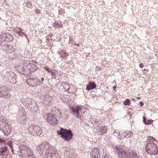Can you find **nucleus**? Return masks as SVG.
Masks as SVG:
<instances>
[{
  "mask_svg": "<svg viewBox=\"0 0 158 158\" xmlns=\"http://www.w3.org/2000/svg\"><path fill=\"white\" fill-rule=\"evenodd\" d=\"M131 103V100L129 99H127L124 102H123V104L125 106L129 105Z\"/></svg>",
  "mask_w": 158,
  "mask_h": 158,
  "instance_id": "nucleus-34",
  "label": "nucleus"
},
{
  "mask_svg": "<svg viewBox=\"0 0 158 158\" xmlns=\"http://www.w3.org/2000/svg\"><path fill=\"white\" fill-rule=\"evenodd\" d=\"M40 102L43 103L45 105L48 106L51 105V101L52 100V97L49 95L46 94L42 96L40 99Z\"/></svg>",
  "mask_w": 158,
  "mask_h": 158,
  "instance_id": "nucleus-14",
  "label": "nucleus"
},
{
  "mask_svg": "<svg viewBox=\"0 0 158 158\" xmlns=\"http://www.w3.org/2000/svg\"><path fill=\"white\" fill-rule=\"evenodd\" d=\"M23 34H24V32L22 31H20L18 32V34L19 36H22L23 35Z\"/></svg>",
  "mask_w": 158,
  "mask_h": 158,
  "instance_id": "nucleus-41",
  "label": "nucleus"
},
{
  "mask_svg": "<svg viewBox=\"0 0 158 158\" xmlns=\"http://www.w3.org/2000/svg\"><path fill=\"white\" fill-rule=\"evenodd\" d=\"M66 89H68V88H69V87H68V86H66Z\"/></svg>",
  "mask_w": 158,
  "mask_h": 158,
  "instance_id": "nucleus-62",
  "label": "nucleus"
},
{
  "mask_svg": "<svg viewBox=\"0 0 158 158\" xmlns=\"http://www.w3.org/2000/svg\"><path fill=\"white\" fill-rule=\"evenodd\" d=\"M4 38V37L3 36V35H0V39L2 40H3V39Z\"/></svg>",
  "mask_w": 158,
  "mask_h": 158,
  "instance_id": "nucleus-50",
  "label": "nucleus"
},
{
  "mask_svg": "<svg viewBox=\"0 0 158 158\" xmlns=\"http://www.w3.org/2000/svg\"><path fill=\"white\" fill-rule=\"evenodd\" d=\"M49 144L46 141H44L36 148V150L39 154L44 158H47V151L49 148Z\"/></svg>",
  "mask_w": 158,
  "mask_h": 158,
  "instance_id": "nucleus-4",
  "label": "nucleus"
},
{
  "mask_svg": "<svg viewBox=\"0 0 158 158\" xmlns=\"http://www.w3.org/2000/svg\"><path fill=\"white\" fill-rule=\"evenodd\" d=\"M27 116L23 114L21 116L20 123L21 124L25 125L27 122Z\"/></svg>",
  "mask_w": 158,
  "mask_h": 158,
  "instance_id": "nucleus-27",
  "label": "nucleus"
},
{
  "mask_svg": "<svg viewBox=\"0 0 158 158\" xmlns=\"http://www.w3.org/2000/svg\"><path fill=\"white\" fill-rule=\"evenodd\" d=\"M33 63H37V62L35 60H33Z\"/></svg>",
  "mask_w": 158,
  "mask_h": 158,
  "instance_id": "nucleus-58",
  "label": "nucleus"
},
{
  "mask_svg": "<svg viewBox=\"0 0 158 158\" xmlns=\"http://www.w3.org/2000/svg\"><path fill=\"white\" fill-rule=\"evenodd\" d=\"M25 3L26 4V6L28 8H31L32 6V3L31 2L27 0L25 1Z\"/></svg>",
  "mask_w": 158,
  "mask_h": 158,
  "instance_id": "nucleus-33",
  "label": "nucleus"
},
{
  "mask_svg": "<svg viewBox=\"0 0 158 158\" xmlns=\"http://www.w3.org/2000/svg\"><path fill=\"white\" fill-rule=\"evenodd\" d=\"M104 158H110L107 154L105 155Z\"/></svg>",
  "mask_w": 158,
  "mask_h": 158,
  "instance_id": "nucleus-49",
  "label": "nucleus"
},
{
  "mask_svg": "<svg viewBox=\"0 0 158 158\" xmlns=\"http://www.w3.org/2000/svg\"><path fill=\"white\" fill-rule=\"evenodd\" d=\"M61 85L63 86V88L65 89V91H66V90H67V92H68V91H69L70 89V88H68V89H66V86L69 87V84L66 82L63 81L61 83Z\"/></svg>",
  "mask_w": 158,
  "mask_h": 158,
  "instance_id": "nucleus-31",
  "label": "nucleus"
},
{
  "mask_svg": "<svg viewBox=\"0 0 158 158\" xmlns=\"http://www.w3.org/2000/svg\"><path fill=\"white\" fill-rule=\"evenodd\" d=\"M2 42H3V41H2V40H1L0 39V46H2V45H1V44L2 45Z\"/></svg>",
  "mask_w": 158,
  "mask_h": 158,
  "instance_id": "nucleus-53",
  "label": "nucleus"
},
{
  "mask_svg": "<svg viewBox=\"0 0 158 158\" xmlns=\"http://www.w3.org/2000/svg\"><path fill=\"white\" fill-rule=\"evenodd\" d=\"M145 150L147 153L150 155H156L158 152V149L156 145L153 143L146 144Z\"/></svg>",
  "mask_w": 158,
  "mask_h": 158,
  "instance_id": "nucleus-6",
  "label": "nucleus"
},
{
  "mask_svg": "<svg viewBox=\"0 0 158 158\" xmlns=\"http://www.w3.org/2000/svg\"><path fill=\"white\" fill-rule=\"evenodd\" d=\"M12 126L10 124H9L4 126L0 127V131L3 133L4 134L7 136L11 132Z\"/></svg>",
  "mask_w": 158,
  "mask_h": 158,
  "instance_id": "nucleus-15",
  "label": "nucleus"
},
{
  "mask_svg": "<svg viewBox=\"0 0 158 158\" xmlns=\"http://www.w3.org/2000/svg\"><path fill=\"white\" fill-rule=\"evenodd\" d=\"M23 35H24V36H25L26 37V39L28 40V41H29L28 38L27 37V34L26 33H24V34H23Z\"/></svg>",
  "mask_w": 158,
  "mask_h": 158,
  "instance_id": "nucleus-47",
  "label": "nucleus"
},
{
  "mask_svg": "<svg viewBox=\"0 0 158 158\" xmlns=\"http://www.w3.org/2000/svg\"><path fill=\"white\" fill-rule=\"evenodd\" d=\"M156 140V139L152 136H148L147 139L146 144L152 143V142H154Z\"/></svg>",
  "mask_w": 158,
  "mask_h": 158,
  "instance_id": "nucleus-28",
  "label": "nucleus"
},
{
  "mask_svg": "<svg viewBox=\"0 0 158 158\" xmlns=\"http://www.w3.org/2000/svg\"><path fill=\"white\" fill-rule=\"evenodd\" d=\"M101 153L100 149L95 148L91 150L90 157L91 158H100Z\"/></svg>",
  "mask_w": 158,
  "mask_h": 158,
  "instance_id": "nucleus-17",
  "label": "nucleus"
},
{
  "mask_svg": "<svg viewBox=\"0 0 158 158\" xmlns=\"http://www.w3.org/2000/svg\"><path fill=\"white\" fill-rule=\"evenodd\" d=\"M59 55L60 57L62 58L66 59L69 56L68 53L66 52L64 50H62L60 52Z\"/></svg>",
  "mask_w": 158,
  "mask_h": 158,
  "instance_id": "nucleus-26",
  "label": "nucleus"
},
{
  "mask_svg": "<svg viewBox=\"0 0 158 158\" xmlns=\"http://www.w3.org/2000/svg\"><path fill=\"white\" fill-rule=\"evenodd\" d=\"M34 99L32 100L31 98H22L20 102L22 103L25 107L27 108L31 107Z\"/></svg>",
  "mask_w": 158,
  "mask_h": 158,
  "instance_id": "nucleus-18",
  "label": "nucleus"
},
{
  "mask_svg": "<svg viewBox=\"0 0 158 158\" xmlns=\"http://www.w3.org/2000/svg\"><path fill=\"white\" fill-rule=\"evenodd\" d=\"M57 132L58 135H60L61 138L67 142H69L73 138V134L70 130L60 127Z\"/></svg>",
  "mask_w": 158,
  "mask_h": 158,
  "instance_id": "nucleus-3",
  "label": "nucleus"
},
{
  "mask_svg": "<svg viewBox=\"0 0 158 158\" xmlns=\"http://www.w3.org/2000/svg\"><path fill=\"white\" fill-rule=\"evenodd\" d=\"M44 78L42 77V78H41V80H40V81H42V84H43L44 83L43 82V81H44Z\"/></svg>",
  "mask_w": 158,
  "mask_h": 158,
  "instance_id": "nucleus-52",
  "label": "nucleus"
},
{
  "mask_svg": "<svg viewBox=\"0 0 158 158\" xmlns=\"http://www.w3.org/2000/svg\"><path fill=\"white\" fill-rule=\"evenodd\" d=\"M96 69H97V70H101V69H100V68L99 67H96Z\"/></svg>",
  "mask_w": 158,
  "mask_h": 158,
  "instance_id": "nucleus-55",
  "label": "nucleus"
},
{
  "mask_svg": "<svg viewBox=\"0 0 158 158\" xmlns=\"http://www.w3.org/2000/svg\"><path fill=\"white\" fill-rule=\"evenodd\" d=\"M57 27H58V28H60L61 27H63V24L62 23H59L58 24Z\"/></svg>",
  "mask_w": 158,
  "mask_h": 158,
  "instance_id": "nucleus-42",
  "label": "nucleus"
},
{
  "mask_svg": "<svg viewBox=\"0 0 158 158\" xmlns=\"http://www.w3.org/2000/svg\"><path fill=\"white\" fill-rule=\"evenodd\" d=\"M44 69L46 71H47L48 73H50L51 70H50L49 69V68L48 67V66H45L44 67Z\"/></svg>",
  "mask_w": 158,
  "mask_h": 158,
  "instance_id": "nucleus-40",
  "label": "nucleus"
},
{
  "mask_svg": "<svg viewBox=\"0 0 158 158\" xmlns=\"http://www.w3.org/2000/svg\"><path fill=\"white\" fill-rule=\"evenodd\" d=\"M96 86L97 85L94 81H90L87 85L86 88L87 90L89 91L96 88Z\"/></svg>",
  "mask_w": 158,
  "mask_h": 158,
  "instance_id": "nucleus-21",
  "label": "nucleus"
},
{
  "mask_svg": "<svg viewBox=\"0 0 158 158\" xmlns=\"http://www.w3.org/2000/svg\"><path fill=\"white\" fill-rule=\"evenodd\" d=\"M60 99L61 101H62V102H63L64 103L66 102L67 101V98L64 96L61 97H60Z\"/></svg>",
  "mask_w": 158,
  "mask_h": 158,
  "instance_id": "nucleus-37",
  "label": "nucleus"
},
{
  "mask_svg": "<svg viewBox=\"0 0 158 158\" xmlns=\"http://www.w3.org/2000/svg\"><path fill=\"white\" fill-rule=\"evenodd\" d=\"M79 44H76V43H74V45H77V46H79Z\"/></svg>",
  "mask_w": 158,
  "mask_h": 158,
  "instance_id": "nucleus-57",
  "label": "nucleus"
},
{
  "mask_svg": "<svg viewBox=\"0 0 158 158\" xmlns=\"http://www.w3.org/2000/svg\"><path fill=\"white\" fill-rule=\"evenodd\" d=\"M2 117H0V127H2Z\"/></svg>",
  "mask_w": 158,
  "mask_h": 158,
  "instance_id": "nucleus-45",
  "label": "nucleus"
},
{
  "mask_svg": "<svg viewBox=\"0 0 158 158\" xmlns=\"http://www.w3.org/2000/svg\"><path fill=\"white\" fill-rule=\"evenodd\" d=\"M13 39V36L9 33L5 34V38L4 40H6L7 42L12 41Z\"/></svg>",
  "mask_w": 158,
  "mask_h": 158,
  "instance_id": "nucleus-25",
  "label": "nucleus"
},
{
  "mask_svg": "<svg viewBox=\"0 0 158 158\" xmlns=\"http://www.w3.org/2000/svg\"><path fill=\"white\" fill-rule=\"evenodd\" d=\"M8 89L7 87L3 85H0V91H6Z\"/></svg>",
  "mask_w": 158,
  "mask_h": 158,
  "instance_id": "nucleus-35",
  "label": "nucleus"
},
{
  "mask_svg": "<svg viewBox=\"0 0 158 158\" xmlns=\"http://www.w3.org/2000/svg\"><path fill=\"white\" fill-rule=\"evenodd\" d=\"M123 135L121 139H123L124 138H128L131 137L133 135V132L131 131H127L123 133Z\"/></svg>",
  "mask_w": 158,
  "mask_h": 158,
  "instance_id": "nucleus-23",
  "label": "nucleus"
},
{
  "mask_svg": "<svg viewBox=\"0 0 158 158\" xmlns=\"http://www.w3.org/2000/svg\"><path fill=\"white\" fill-rule=\"evenodd\" d=\"M18 28L20 30V31H22V29H21V28L19 27Z\"/></svg>",
  "mask_w": 158,
  "mask_h": 158,
  "instance_id": "nucleus-60",
  "label": "nucleus"
},
{
  "mask_svg": "<svg viewBox=\"0 0 158 158\" xmlns=\"http://www.w3.org/2000/svg\"><path fill=\"white\" fill-rule=\"evenodd\" d=\"M46 117L48 122L49 124L56 125L58 123V120L54 114L51 113H48L46 114Z\"/></svg>",
  "mask_w": 158,
  "mask_h": 158,
  "instance_id": "nucleus-12",
  "label": "nucleus"
},
{
  "mask_svg": "<svg viewBox=\"0 0 158 158\" xmlns=\"http://www.w3.org/2000/svg\"><path fill=\"white\" fill-rule=\"evenodd\" d=\"M2 50L6 53H11L15 51V48L12 45L5 44H2Z\"/></svg>",
  "mask_w": 158,
  "mask_h": 158,
  "instance_id": "nucleus-16",
  "label": "nucleus"
},
{
  "mask_svg": "<svg viewBox=\"0 0 158 158\" xmlns=\"http://www.w3.org/2000/svg\"><path fill=\"white\" fill-rule=\"evenodd\" d=\"M114 151L117 153L120 158H125L126 156H127V152H126L121 146H115L114 147Z\"/></svg>",
  "mask_w": 158,
  "mask_h": 158,
  "instance_id": "nucleus-10",
  "label": "nucleus"
},
{
  "mask_svg": "<svg viewBox=\"0 0 158 158\" xmlns=\"http://www.w3.org/2000/svg\"><path fill=\"white\" fill-rule=\"evenodd\" d=\"M35 12L38 14H40V10H35Z\"/></svg>",
  "mask_w": 158,
  "mask_h": 158,
  "instance_id": "nucleus-48",
  "label": "nucleus"
},
{
  "mask_svg": "<svg viewBox=\"0 0 158 158\" xmlns=\"http://www.w3.org/2000/svg\"><path fill=\"white\" fill-rule=\"evenodd\" d=\"M50 73H51V75L54 77H52V78L56 79V74L55 73L52 71V70H51Z\"/></svg>",
  "mask_w": 158,
  "mask_h": 158,
  "instance_id": "nucleus-38",
  "label": "nucleus"
},
{
  "mask_svg": "<svg viewBox=\"0 0 158 158\" xmlns=\"http://www.w3.org/2000/svg\"><path fill=\"white\" fill-rule=\"evenodd\" d=\"M2 94L3 92L0 91V98H1L2 99Z\"/></svg>",
  "mask_w": 158,
  "mask_h": 158,
  "instance_id": "nucleus-44",
  "label": "nucleus"
},
{
  "mask_svg": "<svg viewBox=\"0 0 158 158\" xmlns=\"http://www.w3.org/2000/svg\"><path fill=\"white\" fill-rule=\"evenodd\" d=\"M57 152L58 150L56 148L52 146H49L46 153L47 155V158H51L53 155H54L56 157L58 156Z\"/></svg>",
  "mask_w": 158,
  "mask_h": 158,
  "instance_id": "nucleus-13",
  "label": "nucleus"
},
{
  "mask_svg": "<svg viewBox=\"0 0 158 158\" xmlns=\"http://www.w3.org/2000/svg\"><path fill=\"white\" fill-rule=\"evenodd\" d=\"M4 77L6 81H9L13 84H15L17 82V75L13 72H6Z\"/></svg>",
  "mask_w": 158,
  "mask_h": 158,
  "instance_id": "nucleus-7",
  "label": "nucleus"
},
{
  "mask_svg": "<svg viewBox=\"0 0 158 158\" xmlns=\"http://www.w3.org/2000/svg\"><path fill=\"white\" fill-rule=\"evenodd\" d=\"M29 133L34 136H39L42 133L41 128L38 125H31L28 128Z\"/></svg>",
  "mask_w": 158,
  "mask_h": 158,
  "instance_id": "nucleus-5",
  "label": "nucleus"
},
{
  "mask_svg": "<svg viewBox=\"0 0 158 158\" xmlns=\"http://www.w3.org/2000/svg\"><path fill=\"white\" fill-rule=\"evenodd\" d=\"M29 108H31L32 110H33L34 111L36 112L37 111L39 107L37 102L34 100L33 101L31 106Z\"/></svg>",
  "mask_w": 158,
  "mask_h": 158,
  "instance_id": "nucleus-22",
  "label": "nucleus"
},
{
  "mask_svg": "<svg viewBox=\"0 0 158 158\" xmlns=\"http://www.w3.org/2000/svg\"><path fill=\"white\" fill-rule=\"evenodd\" d=\"M19 153L25 155V156H28V154H32L31 149L25 145H20L19 147Z\"/></svg>",
  "mask_w": 158,
  "mask_h": 158,
  "instance_id": "nucleus-9",
  "label": "nucleus"
},
{
  "mask_svg": "<svg viewBox=\"0 0 158 158\" xmlns=\"http://www.w3.org/2000/svg\"><path fill=\"white\" fill-rule=\"evenodd\" d=\"M127 156L125 158H138V156L137 153L134 152L131 153L127 152Z\"/></svg>",
  "mask_w": 158,
  "mask_h": 158,
  "instance_id": "nucleus-24",
  "label": "nucleus"
},
{
  "mask_svg": "<svg viewBox=\"0 0 158 158\" xmlns=\"http://www.w3.org/2000/svg\"><path fill=\"white\" fill-rule=\"evenodd\" d=\"M120 133H120V132H119V136H120V135H121V134H120Z\"/></svg>",
  "mask_w": 158,
  "mask_h": 158,
  "instance_id": "nucleus-61",
  "label": "nucleus"
},
{
  "mask_svg": "<svg viewBox=\"0 0 158 158\" xmlns=\"http://www.w3.org/2000/svg\"><path fill=\"white\" fill-rule=\"evenodd\" d=\"M29 77V78L27 80L26 82L27 84L29 85L35 87L42 84V81H41L38 78L36 77L33 78L31 77V76Z\"/></svg>",
  "mask_w": 158,
  "mask_h": 158,
  "instance_id": "nucleus-8",
  "label": "nucleus"
},
{
  "mask_svg": "<svg viewBox=\"0 0 158 158\" xmlns=\"http://www.w3.org/2000/svg\"><path fill=\"white\" fill-rule=\"evenodd\" d=\"M25 158H36L35 156L32 154H32H28V156H26Z\"/></svg>",
  "mask_w": 158,
  "mask_h": 158,
  "instance_id": "nucleus-36",
  "label": "nucleus"
},
{
  "mask_svg": "<svg viewBox=\"0 0 158 158\" xmlns=\"http://www.w3.org/2000/svg\"><path fill=\"white\" fill-rule=\"evenodd\" d=\"M69 64L68 65L69 66L71 67L72 66L73 64V62H71V61H69L67 63Z\"/></svg>",
  "mask_w": 158,
  "mask_h": 158,
  "instance_id": "nucleus-43",
  "label": "nucleus"
},
{
  "mask_svg": "<svg viewBox=\"0 0 158 158\" xmlns=\"http://www.w3.org/2000/svg\"><path fill=\"white\" fill-rule=\"evenodd\" d=\"M144 65L142 63H140L139 64V66L140 68H143V67Z\"/></svg>",
  "mask_w": 158,
  "mask_h": 158,
  "instance_id": "nucleus-46",
  "label": "nucleus"
},
{
  "mask_svg": "<svg viewBox=\"0 0 158 158\" xmlns=\"http://www.w3.org/2000/svg\"><path fill=\"white\" fill-rule=\"evenodd\" d=\"M143 123L145 125H149L152 122V120H148L147 119V118H146L145 117H143Z\"/></svg>",
  "mask_w": 158,
  "mask_h": 158,
  "instance_id": "nucleus-32",
  "label": "nucleus"
},
{
  "mask_svg": "<svg viewBox=\"0 0 158 158\" xmlns=\"http://www.w3.org/2000/svg\"><path fill=\"white\" fill-rule=\"evenodd\" d=\"M140 106H143V104H144L143 103V102H140Z\"/></svg>",
  "mask_w": 158,
  "mask_h": 158,
  "instance_id": "nucleus-54",
  "label": "nucleus"
},
{
  "mask_svg": "<svg viewBox=\"0 0 158 158\" xmlns=\"http://www.w3.org/2000/svg\"><path fill=\"white\" fill-rule=\"evenodd\" d=\"M2 95V99L9 98L11 97L10 93L6 92H3Z\"/></svg>",
  "mask_w": 158,
  "mask_h": 158,
  "instance_id": "nucleus-30",
  "label": "nucleus"
},
{
  "mask_svg": "<svg viewBox=\"0 0 158 158\" xmlns=\"http://www.w3.org/2000/svg\"><path fill=\"white\" fill-rule=\"evenodd\" d=\"M98 131L99 135H105L107 132L108 129L106 126H102L99 127H98Z\"/></svg>",
  "mask_w": 158,
  "mask_h": 158,
  "instance_id": "nucleus-19",
  "label": "nucleus"
},
{
  "mask_svg": "<svg viewBox=\"0 0 158 158\" xmlns=\"http://www.w3.org/2000/svg\"><path fill=\"white\" fill-rule=\"evenodd\" d=\"M84 109L83 106L73 107L71 109L72 113L75 115V117L79 118H81V115H82V110Z\"/></svg>",
  "mask_w": 158,
  "mask_h": 158,
  "instance_id": "nucleus-11",
  "label": "nucleus"
},
{
  "mask_svg": "<svg viewBox=\"0 0 158 158\" xmlns=\"http://www.w3.org/2000/svg\"><path fill=\"white\" fill-rule=\"evenodd\" d=\"M116 88V86H114L113 87V89L115 91H116L115 88Z\"/></svg>",
  "mask_w": 158,
  "mask_h": 158,
  "instance_id": "nucleus-56",
  "label": "nucleus"
},
{
  "mask_svg": "<svg viewBox=\"0 0 158 158\" xmlns=\"http://www.w3.org/2000/svg\"><path fill=\"white\" fill-rule=\"evenodd\" d=\"M136 98L138 99H140V97H137Z\"/></svg>",
  "mask_w": 158,
  "mask_h": 158,
  "instance_id": "nucleus-59",
  "label": "nucleus"
},
{
  "mask_svg": "<svg viewBox=\"0 0 158 158\" xmlns=\"http://www.w3.org/2000/svg\"><path fill=\"white\" fill-rule=\"evenodd\" d=\"M5 143H6L5 142V140L2 139L0 138V145H2V143L5 144Z\"/></svg>",
  "mask_w": 158,
  "mask_h": 158,
  "instance_id": "nucleus-39",
  "label": "nucleus"
},
{
  "mask_svg": "<svg viewBox=\"0 0 158 158\" xmlns=\"http://www.w3.org/2000/svg\"><path fill=\"white\" fill-rule=\"evenodd\" d=\"M2 126H3L4 125H6L10 123H8V120L6 118L2 117Z\"/></svg>",
  "mask_w": 158,
  "mask_h": 158,
  "instance_id": "nucleus-29",
  "label": "nucleus"
},
{
  "mask_svg": "<svg viewBox=\"0 0 158 158\" xmlns=\"http://www.w3.org/2000/svg\"><path fill=\"white\" fill-rule=\"evenodd\" d=\"M0 148V156L2 158H6L9 155V152L8 149V146L11 149V152L14 154V149L13 148V142L11 141H8Z\"/></svg>",
  "mask_w": 158,
  "mask_h": 158,
  "instance_id": "nucleus-2",
  "label": "nucleus"
},
{
  "mask_svg": "<svg viewBox=\"0 0 158 158\" xmlns=\"http://www.w3.org/2000/svg\"><path fill=\"white\" fill-rule=\"evenodd\" d=\"M15 67L19 73L26 77L31 76V74L38 69L35 64L30 63L28 60H23L22 64L19 63Z\"/></svg>",
  "mask_w": 158,
  "mask_h": 158,
  "instance_id": "nucleus-1",
  "label": "nucleus"
},
{
  "mask_svg": "<svg viewBox=\"0 0 158 158\" xmlns=\"http://www.w3.org/2000/svg\"><path fill=\"white\" fill-rule=\"evenodd\" d=\"M53 35L52 34H50L49 35H48V37H50V38H52Z\"/></svg>",
  "mask_w": 158,
  "mask_h": 158,
  "instance_id": "nucleus-51",
  "label": "nucleus"
},
{
  "mask_svg": "<svg viewBox=\"0 0 158 158\" xmlns=\"http://www.w3.org/2000/svg\"><path fill=\"white\" fill-rule=\"evenodd\" d=\"M51 111L52 112L54 113L58 117H60L62 118H65L66 117V116L65 117L64 115L62 114L60 111L56 107L52 108Z\"/></svg>",
  "mask_w": 158,
  "mask_h": 158,
  "instance_id": "nucleus-20",
  "label": "nucleus"
}]
</instances>
